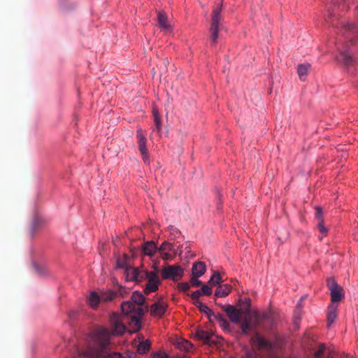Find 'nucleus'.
Returning a JSON list of instances; mask_svg holds the SVG:
<instances>
[{
	"label": "nucleus",
	"instance_id": "2f4dec72",
	"mask_svg": "<svg viewBox=\"0 0 358 358\" xmlns=\"http://www.w3.org/2000/svg\"><path fill=\"white\" fill-rule=\"evenodd\" d=\"M315 217L318 222L323 220V213L322 209L320 206L315 207Z\"/></svg>",
	"mask_w": 358,
	"mask_h": 358
},
{
	"label": "nucleus",
	"instance_id": "dca6fc26",
	"mask_svg": "<svg viewBox=\"0 0 358 358\" xmlns=\"http://www.w3.org/2000/svg\"><path fill=\"white\" fill-rule=\"evenodd\" d=\"M336 317H337V306H336L334 304H331L328 307V311H327V322H328L329 327L335 321Z\"/></svg>",
	"mask_w": 358,
	"mask_h": 358
},
{
	"label": "nucleus",
	"instance_id": "b1692460",
	"mask_svg": "<svg viewBox=\"0 0 358 358\" xmlns=\"http://www.w3.org/2000/svg\"><path fill=\"white\" fill-rule=\"evenodd\" d=\"M150 348V342L148 340L140 342L138 345L137 350L140 354H145L148 352Z\"/></svg>",
	"mask_w": 358,
	"mask_h": 358
},
{
	"label": "nucleus",
	"instance_id": "9b49d317",
	"mask_svg": "<svg viewBox=\"0 0 358 358\" xmlns=\"http://www.w3.org/2000/svg\"><path fill=\"white\" fill-rule=\"evenodd\" d=\"M136 137L138 139V149L142 155L143 159L145 163L149 164V157L148 155V150L146 148V138L143 133L141 129H138Z\"/></svg>",
	"mask_w": 358,
	"mask_h": 358
},
{
	"label": "nucleus",
	"instance_id": "72a5a7b5",
	"mask_svg": "<svg viewBox=\"0 0 358 358\" xmlns=\"http://www.w3.org/2000/svg\"><path fill=\"white\" fill-rule=\"evenodd\" d=\"M199 277L193 276L190 279V284L193 287H198L202 284V282L199 280L198 278Z\"/></svg>",
	"mask_w": 358,
	"mask_h": 358
},
{
	"label": "nucleus",
	"instance_id": "f704fd0d",
	"mask_svg": "<svg viewBox=\"0 0 358 358\" xmlns=\"http://www.w3.org/2000/svg\"><path fill=\"white\" fill-rule=\"evenodd\" d=\"M212 317L214 320H215L216 321H217L218 322H221L222 320L224 319V317L222 314H220V313L215 314L213 311H212V313L209 316L210 319H211Z\"/></svg>",
	"mask_w": 358,
	"mask_h": 358
},
{
	"label": "nucleus",
	"instance_id": "0eeeda50",
	"mask_svg": "<svg viewBox=\"0 0 358 358\" xmlns=\"http://www.w3.org/2000/svg\"><path fill=\"white\" fill-rule=\"evenodd\" d=\"M327 283L330 290L331 302L335 303L341 301L344 296V290L342 287L338 285L334 278L327 279Z\"/></svg>",
	"mask_w": 358,
	"mask_h": 358
},
{
	"label": "nucleus",
	"instance_id": "bb28decb",
	"mask_svg": "<svg viewBox=\"0 0 358 358\" xmlns=\"http://www.w3.org/2000/svg\"><path fill=\"white\" fill-rule=\"evenodd\" d=\"M222 282V278L220 276V274L218 271L214 272L213 275L210 277L208 284L210 286H216L217 285H219Z\"/></svg>",
	"mask_w": 358,
	"mask_h": 358
},
{
	"label": "nucleus",
	"instance_id": "473e14b6",
	"mask_svg": "<svg viewBox=\"0 0 358 358\" xmlns=\"http://www.w3.org/2000/svg\"><path fill=\"white\" fill-rule=\"evenodd\" d=\"M162 258L166 261V260H171L176 256V252H174L173 254L171 252H159Z\"/></svg>",
	"mask_w": 358,
	"mask_h": 358
},
{
	"label": "nucleus",
	"instance_id": "09e8293b",
	"mask_svg": "<svg viewBox=\"0 0 358 358\" xmlns=\"http://www.w3.org/2000/svg\"><path fill=\"white\" fill-rule=\"evenodd\" d=\"M247 358H250V355H249V353L248 352V357Z\"/></svg>",
	"mask_w": 358,
	"mask_h": 358
},
{
	"label": "nucleus",
	"instance_id": "aec40b11",
	"mask_svg": "<svg viewBox=\"0 0 358 358\" xmlns=\"http://www.w3.org/2000/svg\"><path fill=\"white\" fill-rule=\"evenodd\" d=\"M310 65L309 64H299L297 68L299 76L301 80H305Z\"/></svg>",
	"mask_w": 358,
	"mask_h": 358
},
{
	"label": "nucleus",
	"instance_id": "f3484780",
	"mask_svg": "<svg viewBox=\"0 0 358 358\" xmlns=\"http://www.w3.org/2000/svg\"><path fill=\"white\" fill-rule=\"evenodd\" d=\"M157 21L159 27L164 29H169L170 25L168 23V17L166 14L163 11H159L157 13Z\"/></svg>",
	"mask_w": 358,
	"mask_h": 358
},
{
	"label": "nucleus",
	"instance_id": "c03bdc74",
	"mask_svg": "<svg viewBox=\"0 0 358 358\" xmlns=\"http://www.w3.org/2000/svg\"><path fill=\"white\" fill-rule=\"evenodd\" d=\"M120 294L122 296H124V294H126L127 293V291L124 289V288H122L121 287L120 289Z\"/></svg>",
	"mask_w": 358,
	"mask_h": 358
},
{
	"label": "nucleus",
	"instance_id": "9d476101",
	"mask_svg": "<svg viewBox=\"0 0 358 358\" xmlns=\"http://www.w3.org/2000/svg\"><path fill=\"white\" fill-rule=\"evenodd\" d=\"M195 337L198 340L202 341L203 343L208 344L210 346L216 345L217 343V338L213 333L203 329L196 330Z\"/></svg>",
	"mask_w": 358,
	"mask_h": 358
},
{
	"label": "nucleus",
	"instance_id": "412c9836",
	"mask_svg": "<svg viewBox=\"0 0 358 358\" xmlns=\"http://www.w3.org/2000/svg\"><path fill=\"white\" fill-rule=\"evenodd\" d=\"M152 115L155 121V126L154 131H157V132H159L162 129V122L160 120L159 114L158 112V110L156 108V107L152 108Z\"/></svg>",
	"mask_w": 358,
	"mask_h": 358
},
{
	"label": "nucleus",
	"instance_id": "c9c22d12",
	"mask_svg": "<svg viewBox=\"0 0 358 358\" xmlns=\"http://www.w3.org/2000/svg\"><path fill=\"white\" fill-rule=\"evenodd\" d=\"M199 310L202 313H206L208 317L212 313V310H210L206 304L203 303L199 308Z\"/></svg>",
	"mask_w": 358,
	"mask_h": 358
},
{
	"label": "nucleus",
	"instance_id": "a878e982",
	"mask_svg": "<svg viewBox=\"0 0 358 358\" xmlns=\"http://www.w3.org/2000/svg\"><path fill=\"white\" fill-rule=\"evenodd\" d=\"M178 345L180 350L185 352L190 351L193 348V345L189 341L186 340H181L178 341Z\"/></svg>",
	"mask_w": 358,
	"mask_h": 358
},
{
	"label": "nucleus",
	"instance_id": "20e7f679",
	"mask_svg": "<svg viewBox=\"0 0 358 358\" xmlns=\"http://www.w3.org/2000/svg\"><path fill=\"white\" fill-rule=\"evenodd\" d=\"M248 331L252 328L261 327L266 324H273V314L271 312L260 315L256 310L250 307V299L248 298Z\"/></svg>",
	"mask_w": 358,
	"mask_h": 358
},
{
	"label": "nucleus",
	"instance_id": "6e6552de",
	"mask_svg": "<svg viewBox=\"0 0 358 358\" xmlns=\"http://www.w3.org/2000/svg\"><path fill=\"white\" fill-rule=\"evenodd\" d=\"M146 280L148 282L144 289L145 294H148L150 292H156L158 289L159 285L161 282L158 275V271H156L149 272Z\"/></svg>",
	"mask_w": 358,
	"mask_h": 358
},
{
	"label": "nucleus",
	"instance_id": "c756f323",
	"mask_svg": "<svg viewBox=\"0 0 358 358\" xmlns=\"http://www.w3.org/2000/svg\"><path fill=\"white\" fill-rule=\"evenodd\" d=\"M325 350V346L323 344H320L317 351H315L314 356L315 358H324L323 354Z\"/></svg>",
	"mask_w": 358,
	"mask_h": 358
},
{
	"label": "nucleus",
	"instance_id": "f257e3e1",
	"mask_svg": "<svg viewBox=\"0 0 358 358\" xmlns=\"http://www.w3.org/2000/svg\"><path fill=\"white\" fill-rule=\"evenodd\" d=\"M123 315L120 318L117 314H113L110 317V322L113 327V334H122L126 327L122 320L127 317V322L133 329V331H137L141 327V320L142 316L149 309L148 304H145V296L141 292H133L131 300L123 302L121 305Z\"/></svg>",
	"mask_w": 358,
	"mask_h": 358
},
{
	"label": "nucleus",
	"instance_id": "a211bd4d",
	"mask_svg": "<svg viewBox=\"0 0 358 358\" xmlns=\"http://www.w3.org/2000/svg\"><path fill=\"white\" fill-rule=\"evenodd\" d=\"M337 59L345 66L351 65L354 61L352 55L348 52H341L337 57Z\"/></svg>",
	"mask_w": 358,
	"mask_h": 358
},
{
	"label": "nucleus",
	"instance_id": "58836bf2",
	"mask_svg": "<svg viewBox=\"0 0 358 358\" xmlns=\"http://www.w3.org/2000/svg\"><path fill=\"white\" fill-rule=\"evenodd\" d=\"M220 326L224 329V330H229L230 324L229 322L224 318L221 322H219Z\"/></svg>",
	"mask_w": 358,
	"mask_h": 358
},
{
	"label": "nucleus",
	"instance_id": "5701e85b",
	"mask_svg": "<svg viewBox=\"0 0 358 358\" xmlns=\"http://www.w3.org/2000/svg\"><path fill=\"white\" fill-rule=\"evenodd\" d=\"M100 296L101 301L108 302L112 301L116 296V293L113 291L102 292H101Z\"/></svg>",
	"mask_w": 358,
	"mask_h": 358
},
{
	"label": "nucleus",
	"instance_id": "4be33fe9",
	"mask_svg": "<svg viewBox=\"0 0 358 358\" xmlns=\"http://www.w3.org/2000/svg\"><path fill=\"white\" fill-rule=\"evenodd\" d=\"M137 268L127 267L125 269V278L127 281H136Z\"/></svg>",
	"mask_w": 358,
	"mask_h": 358
},
{
	"label": "nucleus",
	"instance_id": "a19ab883",
	"mask_svg": "<svg viewBox=\"0 0 358 358\" xmlns=\"http://www.w3.org/2000/svg\"><path fill=\"white\" fill-rule=\"evenodd\" d=\"M153 358H169L165 352H157L153 355Z\"/></svg>",
	"mask_w": 358,
	"mask_h": 358
},
{
	"label": "nucleus",
	"instance_id": "393cba45",
	"mask_svg": "<svg viewBox=\"0 0 358 358\" xmlns=\"http://www.w3.org/2000/svg\"><path fill=\"white\" fill-rule=\"evenodd\" d=\"M158 251L159 252H174L175 250L173 248V245L171 243L167 241H164L158 248Z\"/></svg>",
	"mask_w": 358,
	"mask_h": 358
},
{
	"label": "nucleus",
	"instance_id": "7c9ffc66",
	"mask_svg": "<svg viewBox=\"0 0 358 358\" xmlns=\"http://www.w3.org/2000/svg\"><path fill=\"white\" fill-rule=\"evenodd\" d=\"M200 291L201 294L206 296H210L212 294V288L207 285H203Z\"/></svg>",
	"mask_w": 358,
	"mask_h": 358
},
{
	"label": "nucleus",
	"instance_id": "f03ea898",
	"mask_svg": "<svg viewBox=\"0 0 358 358\" xmlns=\"http://www.w3.org/2000/svg\"><path fill=\"white\" fill-rule=\"evenodd\" d=\"M86 350L77 348V357L84 358H121L119 353L110 350V334L103 327L94 329L87 341Z\"/></svg>",
	"mask_w": 358,
	"mask_h": 358
},
{
	"label": "nucleus",
	"instance_id": "ddd939ff",
	"mask_svg": "<svg viewBox=\"0 0 358 358\" xmlns=\"http://www.w3.org/2000/svg\"><path fill=\"white\" fill-rule=\"evenodd\" d=\"M142 250L145 255L152 257L157 250H158V248L155 242L147 241L143 244Z\"/></svg>",
	"mask_w": 358,
	"mask_h": 358
},
{
	"label": "nucleus",
	"instance_id": "2eb2a0df",
	"mask_svg": "<svg viewBox=\"0 0 358 358\" xmlns=\"http://www.w3.org/2000/svg\"><path fill=\"white\" fill-rule=\"evenodd\" d=\"M231 291V286L228 284L219 285L215 292V297H225Z\"/></svg>",
	"mask_w": 358,
	"mask_h": 358
},
{
	"label": "nucleus",
	"instance_id": "7ed1b4c3",
	"mask_svg": "<svg viewBox=\"0 0 358 358\" xmlns=\"http://www.w3.org/2000/svg\"><path fill=\"white\" fill-rule=\"evenodd\" d=\"M222 310L226 313L231 322L239 325L241 333L246 334V302L240 299L236 306L226 304L222 306Z\"/></svg>",
	"mask_w": 358,
	"mask_h": 358
},
{
	"label": "nucleus",
	"instance_id": "c85d7f7f",
	"mask_svg": "<svg viewBox=\"0 0 358 358\" xmlns=\"http://www.w3.org/2000/svg\"><path fill=\"white\" fill-rule=\"evenodd\" d=\"M42 220L39 217H35L32 222L31 227V235L34 234V231L37 229V228L41 224Z\"/></svg>",
	"mask_w": 358,
	"mask_h": 358
},
{
	"label": "nucleus",
	"instance_id": "e433bc0d",
	"mask_svg": "<svg viewBox=\"0 0 358 358\" xmlns=\"http://www.w3.org/2000/svg\"><path fill=\"white\" fill-rule=\"evenodd\" d=\"M317 227L321 234H326L327 233V229L324 226L323 220L318 222Z\"/></svg>",
	"mask_w": 358,
	"mask_h": 358
},
{
	"label": "nucleus",
	"instance_id": "37998d69",
	"mask_svg": "<svg viewBox=\"0 0 358 358\" xmlns=\"http://www.w3.org/2000/svg\"><path fill=\"white\" fill-rule=\"evenodd\" d=\"M194 304L198 308H199L202 305H203V303H201L199 299H197V300H194Z\"/></svg>",
	"mask_w": 358,
	"mask_h": 358
},
{
	"label": "nucleus",
	"instance_id": "79ce46f5",
	"mask_svg": "<svg viewBox=\"0 0 358 358\" xmlns=\"http://www.w3.org/2000/svg\"><path fill=\"white\" fill-rule=\"evenodd\" d=\"M117 267H119V268H124L126 269V268L127 267L126 266L125 261L121 260L120 259H117Z\"/></svg>",
	"mask_w": 358,
	"mask_h": 358
},
{
	"label": "nucleus",
	"instance_id": "de8ad7c7",
	"mask_svg": "<svg viewBox=\"0 0 358 358\" xmlns=\"http://www.w3.org/2000/svg\"><path fill=\"white\" fill-rule=\"evenodd\" d=\"M347 28H348V29H353V28H354V25H353V24H348V25L345 27V29H347Z\"/></svg>",
	"mask_w": 358,
	"mask_h": 358
},
{
	"label": "nucleus",
	"instance_id": "39448f33",
	"mask_svg": "<svg viewBox=\"0 0 358 358\" xmlns=\"http://www.w3.org/2000/svg\"><path fill=\"white\" fill-rule=\"evenodd\" d=\"M222 2L217 3L213 11L212 23L210 29L212 45L217 43L218 37L219 24L221 20Z\"/></svg>",
	"mask_w": 358,
	"mask_h": 358
},
{
	"label": "nucleus",
	"instance_id": "f8f14e48",
	"mask_svg": "<svg viewBox=\"0 0 358 358\" xmlns=\"http://www.w3.org/2000/svg\"><path fill=\"white\" fill-rule=\"evenodd\" d=\"M167 310V303L162 299L151 305L150 310L151 315L154 317H162Z\"/></svg>",
	"mask_w": 358,
	"mask_h": 358
},
{
	"label": "nucleus",
	"instance_id": "1a4fd4ad",
	"mask_svg": "<svg viewBox=\"0 0 358 358\" xmlns=\"http://www.w3.org/2000/svg\"><path fill=\"white\" fill-rule=\"evenodd\" d=\"M252 344L258 348L259 350H263L268 353H271L274 348V345L270 341L262 338L259 334H256L255 336L251 339Z\"/></svg>",
	"mask_w": 358,
	"mask_h": 358
},
{
	"label": "nucleus",
	"instance_id": "423d86ee",
	"mask_svg": "<svg viewBox=\"0 0 358 358\" xmlns=\"http://www.w3.org/2000/svg\"><path fill=\"white\" fill-rule=\"evenodd\" d=\"M183 271V268L180 265H169L161 270V276L164 280L171 279L178 281L182 278Z\"/></svg>",
	"mask_w": 358,
	"mask_h": 358
},
{
	"label": "nucleus",
	"instance_id": "4c0bfd02",
	"mask_svg": "<svg viewBox=\"0 0 358 358\" xmlns=\"http://www.w3.org/2000/svg\"><path fill=\"white\" fill-rule=\"evenodd\" d=\"M190 288V285L188 282H181L178 284V289L180 291L186 292Z\"/></svg>",
	"mask_w": 358,
	"mask_h": 358
},
{
	"label": "nucleus",
	"instance_id": "49530a36",
	"mask_svg": "<svg viewBox=\"0 0 358 358\" xmlns=\"http://www.w3.org/2000/svg\"><path fill=\"white\" fill-rule=\"evenodd\" d=\"M170 229L171 231H173V234H179L180 233L176 228H173V227H171Z\"/></svg>",
	"mask_w": 358,
	"mask_h": 358
},
{
	"label": "nucleus",
	"instance_id": "ea45409f",
	"mask_svg": "<svg viewBox=\"0 0 358 358\" xmlns=\"http://www.w3.org/2000/svg\"><path fill=\"white\" fill-rule=\"evenodd\" d=\"M201 292L200 289L196 290L195 292H192L191 294V298L193 300H197L199 299L200 296H201Z\"/></svg>",
	"mask_w": 358,
	"mask_h": 358
},
{
	"label": "nucleus",
	"instance_id": "cd10ccee",
	"mask_svg": "<svg viewBox=\"0 0 358 358\" xmlns=\"http://www.w3.org/2000/svg\"><path fill=\"white\" fill-rule=\"evenodd\" d=\"M149 271L144 270L143 268H137V273H136V282H142L144 280H146L148 278Z\"/></svg>",
	"mask_w": 358,
	"mask_h": 358
},
{
	"label": "nucleus",
	"instance_id": "6ab92c4d",
	"mask_svg": "<svg viewBox=\"0 0 358 358\" xmlns=\"http://www.w3.org/2000/svg\"><path fill=\"white\" fill-rule=\"evenodd\" d=\"M88 301L90 306L92 308L96 309L98 308L99 302L101 301V296L97 292H92L90 294Z\"/></svg>",
	"mask_w": 358,
	"mask_h": 358
},
{
	"label": "nucleus",
	"instance_id": "4468645a",
	"mask_svg": "<svg viewBox=\"0 0 358 358\" xmlns=\"http://www.w3.org/2000/svg\"><path fill=\"white\" fill-rule=\"evenodd\" d=\"M206 272V265L202 262H195L192 268V274L193 276L201 277Z\"/></svg>",
	"mask_w": 358,
	"mask_h": 358
},
{
	"label": "nucleus",
	"instance_id": "a18cd8bd",
	"mask_svg": "<svg viewBox=\"0 0 358 358\" xmlns=\"http://www.w3.org/2000/svg\"><path fill=\"white\" fill-rule=\"evenodd\" d=\"M170 229L171 231H173V234H179L180 233L176 228H173V227H171Z\"/></svg>",
	"mask_w": 358,
	"mask_h": 358
}]
</instances>
